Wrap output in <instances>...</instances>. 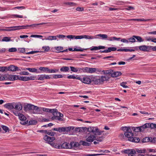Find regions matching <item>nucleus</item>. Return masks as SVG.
I'll use <instances>...</instances> for the list:
<instances>
[{
	"label": "nucleus",
	"mask_w": 156,
	"mask_h": 156,
	"mask_svg": "<svg viewBox=\"0 0 156 156\" xmlns=\"http://www.w3.org/2000/svg\"><path fill=\"white\" fill-rule=\"evenodd\" d=\"M77 129L80 130L79 132H85L87 133V132H90L96 135H100L103 132V131H100L97 127L90 126L88 128L86 127H80Z\"/></svg>",
	"instance_id": "nucleus-1"
},
{
	"label": "nucleus",
	"mask_w": 156,
	"mask_h": 156,
	"mask_svg": "<svg viewBox=\"0 0 156 156\" xmlns=\"http://www.w3.org/2000/svg\"><path fill=\"white\" fill-rule=\"evenodd\" d=\"M89 133H87V135L86 136L87 138L86 140L88 142H92L94 140H95V136L93 133H91L90 132H88Z\"/></svg>",
	"instance_id": "nucleus-2"
},
{
	"label": "nucleus",
	"mask_w": 156,
	"mask_h": 156,
	"mask_svg": "<svg viewBox=\"0 0 156 156\" xmlns=\"http://www.w3.org/2000/svg\"><path fill=\"white\" fill-rule=\"evenodd\" d=\"M19 119L22 121L20 123L23 125H25L28 123V120H26V117L22 113L19 115Z\"/></svg>",
	"instance_id": "nucleus-3"
},
{
	"label": "nucleus",
	"mask_w": 156,
	"mask_h": 156,
	"mask_svg": "<svg viewBox=\"0 0 156 156\" xmlns=\"http://www.w3.org/2000/svg\"><path fill=\"white\" fill-rule=\"evenodd\" d=\"M122 153L128 154V156H133L136 153V151L134 149H127L123 151Z\"/></svg>",
	"instance_id": "nucleus-4"
},
{
	"label": "nucleus",
	"mask_w": 156,
	"mask_h": 156,
	"mask_svg": "<svg viewBox=\"0 0 156 156\" xmlns=\"http://www.w3.org/2000/svg\"><path fill=\"white\" fill-rule=\"evenodd\" d=\"M83 70L84 72L92 73L96 72V68H89L86 67L83 68Z\"/></svg>",
	"instance_id": "nucleus-5"
},
{
	"label": "nucleus",
	"mask_w": 156,
	"mask_h": 156,
	"mask_svg": "<svg viewBox=\"0 0 156 156\" xmlns=\"http://www.w3.org/2000/svg\"><path fill=\"white\" fill-rule=\"evenodd\" d=\"M139 48L140 50L143 51H149L151 49V46L143 45L139 46Z\"/></svg>",
	"instance_id": "nucleus-6"
},
{
	"label": "nucleus",
	"mask_w": 156,
	"mask_h": 156,
	"mask_svg": "<svg viewBox=\"0 0 156 156\" xmlns=\"http://www.w3.org/2000/svg\"><path fill=\"white\" fill-rule=\"evenodd\" d=\"M42 110L44 112L52 113L53 115H55L57 114H55V112H57V109H50L44 108Z\"/></svg>",
	"instance_id": "nucleus-7"
},
{
	"label": "nucleus",
	"mask_w": 156,
	"mask_h": 156,
	"mask_svg": "<svg viewBox=\"0 0 156 156\" xmlns=\"http://www.w3.org/2000/svg\"><path fill=\"white\" fill-rule=\"evenodd\" d=\"M146 128H150L151 129H156V124L153 123H146L144 125L143 127Z\"/></svg>",
	"instance_id": "nucleus-8"
},
{
	"label": "nucleus",
	"mask_w": 156,
	"mask_h": 156,
	"mask_svg": "<svg viewBox=\"0 0 156 156\" xmlns=\"http://www.w3.org/2000/svg\"><path fill=\"white\" fill-rule=\"evenodd\" d=\"M100 77L103 84L104 81H108L109 79L111 78V76L110 75H105L101 76Z\"/></svg>",
	"instance_id": "nucleus-9"
},
{
	"label": "nucleus",
	"mask_w": 156,
	"mask_h": 156,
	"mask_svg": "<svg viewBox=\"0 0 156 156\" xmlns=\"http://www.w3.org/2000/svg\"><path fill=\"white\" fill-rule=\"evenodd\" d=\"M44 139L46 141H48V143H51V142L54 140L55 138L53 137H50L46 135L44 138Z\"/></svg>",
	"instance_id": "nucleus-10"
},
{
	"label": "nucleus",
	"mask_w": 156,
	"mask_h": 156,
	"mask_svg": "<svg viewBox=\"0 0 156 156\" xmlns=\"http://www.w3.org/2000/svg\"><path fill=\"white\" fill-rule=\"evenodd\" d=\"M116 49L117 48L115 47H109L108 48V49L105 50L103 51L100 50V52L101 53H108L111 52V51H115Z\"/></svg>",
	"instance_id": "nucleus-11"
},
{
	"label": "nucleus",
	"mask_w": 156,
	"mask_h": 156,
	"mask_svg": "<svg viewBox=\"0 0 156 156\" xmlns=\"http://www.w3.org/2000/svg\"><path fill=\"white\" fill-rule=\"evenodd\" d=\"M81 81L83 83L87 84H90L91 82V79L87 77L83 78L82 79H81Z\"/></svg>",
	"instance_id": "nucleus-12"
},
{
	"label": "nucleus",
	"mask_w": 156,
	"mask_h": 156,
	"mask_svg": "<svg viewBox=\"0 0 156 156\" xmlns=\"http://www.w3.org/2000/svg\"><path fill=\"white\" fill-rule=\"evenodd\" d=\"M124 134L126 137L128 138L129 140V139H130V138H132L133 136V133H132L131 130L127 132H126L124 133Z\"/></svg>",
	"instance_id": "nucleus-13"
},
{
	"label": "nucleus",
	"mask_w": 156,
	"mask_h": 156,
	"mask_svg": "<svg viewBox=\"0 0 156 156\" xmlns=\"http://www.w3.org/2000/svg\"><path fill=\"white\" fill-rule=\"evenodd\" d=\"M71 143L69 144L67 142H65L63 143L61 146V148H71Z\"/></svg>",
	"instance_id": "nucleus-14"
},
{
	"label": "nucleus",
	"mask_w": 156,
	"mask_h": 156,
	"mask_svg": "<svg viewBox=\"0 0 156 156\" xmlns=\"http://www.w3.org/2000/svg\"><path fill=\"white\" fill-rule=\"evenodd\" d=\"M93 81L95 84L98 85L102 84L100 76L98 77V78L97 77L93 78Z\"/></svg>",
	"instance_id": "nucleus-15"
},
{
	"label": "nucleus",
	"mask_w": 156,
	"mask_h": 156,
	"mask_svg": "<svg viewBox=\"0 0 156 156\" xmlns=\"http://www.w3.org/2000/svg\"><path fill=\"white\" fill-rule=\"evenodd\" d=\"M8 71H16L19 70H20L19 69L18 67L15 66L11 65L8 68Z\"/></svg>",
	"instance_id": "nucleus-16"
},
{
	"label": "nucleus",
	"mask_w": 156,
	"mask_h": 156,
	"mask_svg": "<svg viewBox=\"0 0 156 156\" xmlns=\"http://www.w3.org/2000/svg\"><path fill=\"white\" fill-rule=\"evenodd\" d=\"M14 103H8L4 105V107L8 109H12L14 108Z\"/></svg>",
	"instance_id": "nucleus-17"
},
{
	"label": "nucleus",
	"mask_w": 156,
	"mask_h": 156,
	"mask_svg": "<svg viewBox=\"0 0 156 156\" xmlns=\"http://www.w3.org/2000/svg\"><path fill=\"white\" fill-rule=\"evenodd\" d=\"M144 126V125L140 127H133L132 129L135 132H141L142 131V129H144L147 128H144L143 127Z\"/></svg>",
	"instance_id": "nucleus-18"
},
{
	"label": "nucleus",
	"mask_w": 156,
	"mask_h": 156,
	"mask_svg": "<svg viewBox=\"0 0 156 156\" xmlns=\"http://www.w3.org/2000/svg\"><path fill=\"white\" fill-rule=\"evenodd\" d=\"M33 105L27 104L24 107V110L27 112L28 111L33 110Z\"/></svg>",
	"instance_id": "nucleus-19"
},
{
	"label": "nucleus",
	"mask_w": 156,
	"mask_h": 156,
	"mask_svg": "<svg viewBox=\"0 0 156 156\" xmlns=\"http://www.w3.org/2000/svg\"><path fill=\"white\" fill-rule=\"evenodd\" d=\"M19 27L18 26H13L10 27H7V28H9V29H4L3 30H4V31H12L16 30L18 29Z\"/></svg>",
	"instance_id": "nucleus-20"
},
{
	"label": "nucleus",
	"mask_w": 156,
	"mask_h": 156,
	"mask_svg": "<svg viewBox=\"0 0 156 156\" xmlns=\"http://www.w3.org/2000/svg\"><path fill=\"white\" fill-rule=\"evenodd\" d=\"M19 76L16 75H9V78L10 80L14 81L18 80L19 78Z\"/></svg>",
	"instance_id": "nucleus-21"
},
{
	"label": "nucleus",
	"mask_w": 156,
	"mask_h": 156,
	"mask_svg": "<svg viewBox=\"0 0 156 156\" xmlns=\"http://www.w3.org/2000/svg\"><path fill=\"white\" fill-rule=\"evenodd\" d=\"M130 21H147L152 20L151 19H131L129 20Z\"/></svg>",
	"instance_id": "nucleus-22"
},
{
	"label": "nucleus",
	"mask_w": 156,
	"mask_h": 156,
	"mask_svg": "<svg viewBox=\"0 0 156 156\" xmlns=\"http://www.w3.org/2000/svg\"><path fill=\"white\" fill-rule=\"evenodd\" d=\"M14 109L16 110L20 111L22 109V106L20 104H14Z\"/></svg>",
	"instance_id": "nucleus-23"
},
{
	"label": "nucleus",
	"mask_w": 156,
	"mask_h": 156,
	"mask_svg": "<svg viewBox=\"0 0 156 156\" xmlns=\"http://www.w3.org/2000/svg\"><path fill=\"white\" fill-rule=\"evenodd\" d=\"M122 75V73L120 72L117 71L112 73L111 76L113 77H116Z\"/></svg>",
	"instance_id": "nucleus-24"
},
{
	"label": "nucleus",
	"mask_w": 156,
	"mask_h": 156,
	"mask_svg": "<svg viewBox=\"0 0 156 156\" xmlns=\"http://www.w3.org/2000/svg\"><path fill=\"white\" fill-rule=\"evenodd\" d=\"M98 37H100L102 39H106L108 38V36L105 34H98L96 35V38H98Z\"/></svg>",
	"instance_id": "nucleus-25"
},
{
	"label": "nucleus",
	"mask_w": 156,
	"mask_h": 156,
	"mask_svg": "<svg viewBox=\"0 0 156 156\" xmlns=\"http://www.w3.org/2000/svg\"><path fill=\"white\" fill-rule=\"evenodd\" d=\"M129 141L132 142L138 143L140 141V139L138 137H133L129 139Z\"/></svg>",
	"instance_id": "nucleus-26"
},
{
	"label": "nucleus",
	"mask_w": 156,
	"mask_h": 156,
	"mask_svg": "<svg viewBox=\"0 0 156 156\" xmlns=\"http://www.w3.org/2000/svg\"><path fill=\"white\" fill-rule=\"evenodd\" d=\"M121 39L120 37L117 38L115 37H108L107 39V40L109 41H113L114 40L119 41Z\"/></svg>",
	"instance_id": "nucleus-27"
},
{
	"label": "nucleus",
	"mask_w": 156,
	"mask_h": 156,
	"mask_svg": "<svg viewBox=\"0 0 156 156\" xmlns=\"http://www.w3.org/2000/svg\"><path fill=\"white\" fill-rule=\"evenodd\" d=\"M49 144H50L53 147L55 148L58 149H61V146L58 145L57 144H55V143L53 142L52 143H49Z\"/></svg>",
	"instance_id": "nucleus-28"
},
{
	"label": "nucleus",
	"mask_w": 156,
	"mask_h": 156,
	"mask_svg": "<svg viewBox=\"0 0 156 156\" xmlns=\"http://www.w3.org/2000/svg\"><path fill=\"white\" fill-rule=\"evenodd\" d=\"M54 116L52 117L51 118V119L52 120H54L55 119H56L58 120H59L60 121H63V119L62 118H61L59 117H58L57 115H54Z\"/></svg>",
	"instance_id": "nucleus-29"
},
{
	"label": "nucleus",
	"mask_w": 156,
	"mask_h": 156,
	"mask_svg": "<svg viewBox=\"0 0 156 156\" xmlns=\"http://www.w3.org/2000/svg\"><path fill=\"white\" fill-rule=\"evenodd\" d=\"M57 36H49L47 38L45 37L44 39L45 40H48L52 41L53 40H56L57 39Z\"/></svg>",
	"instance_id": "nucleus-30"
},
{
	"label": "nucleus",
	"mask_w": 156,
	"mask_h": 156,
	"mask_svg": "<svg viewBox=\"0 0 156 156\" xmlns=\"http://www.w3.org/2000/svg\"><path fill=\"white\" fill-rule=\"evenodd\" d=\"M68 49L69 51H83L84 50H86L85 49L81 48V49H77L76 48H74L73 50V48H69Z\"/></svg>",
	"instance_id": "nucleus-31"
},
{
	"label": "nucleus",
	"mask_w": 156,
	"mask_h": 156,
	"mask_svg": "<svg viewBox=\"0 0 156 156\" xmlns=\"http://www.w3.org/2000/svg\"><path fill=\"white\" fill-rule=\"evenodd\" d=\"M83 38H85L86 39H91L94 38H96V35L94 36H90L86 35H83Z\"/></svg>",
	"instance_id": "nucleus-32"
},
{
	"label": "nucleus",
	"mask_w": 156,
	"mask_h": 156,
	"mask_svg": "<svg viewBox=\"0 0 156 156\" xmlns=\"http://www.w3.org/2000/svg\"><path fill=\"white\" fill-rule=\"evenodd\" d=\"M133 37L136 38L137 41L139 42H141L144 41V40L141 37L139 36L133 35Z\"/></svg>",
	"instance_id": "nucleus-33"
},
{
	"label": "nucleus",
	"mask_w": 156,
	"mask_h": 156,
	"mask_svg": "<svg viewBox=\"0 0 156 156\" xmlns=\"http://www.w3.org/2000/svg\"><path fill=\"white\" fill-rule=\"evenodd\" d=\"M135 151H136V152H137L140 154L144 153L147 152L146 150L145 149H136Z\"/></svg>",
	"instance_id": "nucleus-34"
},
{
	"label": "nucleus",
	"mask_w": 156,
	"mask_h": 156,
	"mask_svg": "<svg viewBox=\"0 0 156 156\" xmlns=\"http://www.w3.org/2000/svg\"><path fill=\"white\" fill-rule=\"evenodd\" d=\"M104 138V137L103 136H95V140H96L99 142H101L102 141Z\"/></svg>",
	"instance_id": "nucleus-35"
},
{
	"label": "nucleus",
	"mask_w": 156,
	"mask_h": 156,
	"mask_svg": "<svg viewBox=\"0 0 156 156\" xmlns=\"http://www.w3.org/2000/svg\"><path fill=\"white\" fill-rule=\"evenodd\" d=\"M151 139V137H147L143 138L142 140V142L144 143L150 142Z\"/></svg>",
	"instance_id": "nucleus-36"
},
{
	"label": "nucleus",
	"mask_w": 156,
	"mask_h": 156,
	"mask_svg": "<svg viewBox=\"0 0 156 156\" xmlns=\"http://www.w3.org/2000/svg\"><path fill=\"white\" fill-rule=\"evenodd\" d=\"M80 143L82 145L86 146H89L90 144V143L83 141H80Z\"/></svg>",
	"instance_id": "nucleus-37"
},
{
	"label": "nucleus",
	"mask_w": 156,
	"mask_h": 156,
	"mask_svg": "<svg viewBox=\"0 0 156 156\" xmlns=\"http://www.w3.org/2000/svg\"><path fill=\"white\" fill-rule=\"evenodd\" d=\"M71 148L73 147H77L79 146L80 144H79L77 142H71Z\"/></svg>",
	"instance_id": "nucleus-38"
},
{
	"label": "nucleus",
	"mask_w": 156,
	"mask_h": 156,
	"mask_svg": "<svg viewBox=\"0 0 156 156\" xmlns=\"http://www.w3.org/2000/svg\"><path fill=\"white\" fill-rule=\"evenodd\" d=\"M39 69L41 71H43L45 72L48 73L49 69L48 67H42L39 68Z\"/></svg>",
	"instance_id": "nucleus-39"
},
{
	"label": "nucleus",
	"mask_w": 156,
	"mask_h": 156,
	"mask_svg": "<svg viewBox=\"0 0 156 156\" xmlns=\"http://www.w3.org/2000/svg\"><path fill=\"white\" fill-rule=\"evenodd\" d=\"M11 37H5L2 39V41L8 42L11 41Z\"/></svg>",
	"instance_id": "nucleus-40"
},
{
	"label": "nucleus",
	"mask_w": 156,
	"mask_h": 156,
	"mask_svg": "<svg viewBox=\"0 0 156 156\" xmlns=\"http://www.w3.org/2000/svg\"><path fill=\"white\" fill-rule=\"evenodd\" d=\"M69 69V67L67 66H63L60 69V71L62 72H67Z\"/></svg>",
	"instance_id": "nucleus-41"
},
{
	"label": "nucleus",
	"mask_w": 156,
	"mask_h": 156,
	"mask_svg": "<svg viewBox=\"0 0 156 156\" xmlns=\"http://www.w3.org/2000/svg\"><path fill=\"white\" fill-rule=\"evenodd\" d=\"M8 71V68L5 66H0V71L2 72Z\"/></svg>",
	"instance_id": "nucleus-42"
},
{
	"label": "nucleus",
	"mask_w": 156,
	"mask_h": 156,
	"mask_svg": "<svg viewBox=\"0 0 156 156\" xmlns=\"http://www.w3.org/2000/svg\"><path fill=\"white\" fill-rule=\"evenodd\" d=\"M121 129L124 131H126V132H127L131 130L130 127L127 126L122 127L121 128Z\"/></svg>",
	"instance_id": "nucleus-43"
},
{
	"label": "nucleus",
	"mask_w": 156,
	"mask_h": 156,
	"mask_svg": "<svg viewBox=\"0 0 156 156\" xmlns=\"http://www.w3.org/2000/svg\"><path fill=\"white\" fill-rule=\"evenodd\" d=\"M25 70V69H23ZM25 69L28 70L30 72H36L37 71V69L35 68H28Z\"/></svg>",
	"instance_id": "nucleus-44"
},
{
	"label": "nucleus",
	"mask_w": 156,
	"mask_h": 156,
	"mask_svg": "<svg viewBox=\"0 0 156 156\" xmlns=\"http://www.w3.org/2000/svg\"><path fill=\"white\" fill-rule=\"evenodd\" d=\"M37 121L35 120H30L28 122V125H35L37 123Z\"/></svg>",
	"instance_id": "nucleus-45"
},
{
	"label": "nucleus",
	"mask_w": 156,
	"mask_h": 156,
	"mask_svg": "<svg viewBox=\"0 0 156 156\" xmlns=\"http://www.w3.org/2000/svg\"><path fill=\"white\" fill-rule=\"evenodd\" d=\"M65 129V131L67 132H68L70 131L71 129L72 128V129H74V127L71 126H68V127H64Z\"/></svg>",
	"instance_id": "nucleus-46"
},
{
	"label": "nucleus",
	"mask_w": 156,
	"mask_h": 156,
	"mask_svg": "<svg viewBox=\"0 0 156 156\" xmlns=\"http://www.w3.org/2000/svg\"><path fill=\"white\" fill-rule=\"evenodd\" d=\"M26 49L24 48H20L18 49V51L19 53H24Z\"/></svg>",
	"instance_id": "nucleus-47"
},
{
	"label": "nucleus",
	"mask_w": 156,
	"mask_h": 156,
	"mask_svg": "<svg viewBox=\"0 0 156 156\" xmlns=\"http://www.w3.org/2000/svg\"><path fill=\"white\" fill-rule=\"evenodd\" d=\"M18 27H19V28H18L19 30L22 29H25L27 28V27H29V25H27L26 26L23 25L21 26H18Z\"/></svg>",
	"instance_id": "nucleus-48"
},
{
	"label": "nucleus",
	"mask_w": 156,
	"mask_h": 156,
	"mask_svg": "<svg viewBox=\"0 0 156 156\" xmlns=\"http://www.w3.org/2000/svg\"><path fill=\"white\" fill-rule=\"evenodd\" d=\"M46 23H38V24H33L29 25V27H35L37 26L40 25H43V24H45Z\"/></svg>",
	"instance_id": "nucleus-49"
},
{
	"label": "nucleus",
	"mask_w": 156,
	"mask_h": 156,
	"mask_svg": "<svg viewBox=\"0 0 156 156\" xmlns=\"http://www.w3.org/2000/svg\"><path fill=\"white\" fill-rule=\"evenodd\" d=\"M113 71L110 70H107L104 71V74H106L105 75H108V74H112Z\"/></svg>",
	"instance_id": "nucleus-50"
},
{
	"label": "nucleus",
	"mask_w": 156,
	"mask_h": 156,
	"mask_svg": "<svg viewBox=\"0 0 156 156\" xmlns=\"http://www.w3.org/2000/svg\"><path fill=\"white\" fill-rule=\"evenodd\" d=\"M45 74L41 75L40 76L37 80H44L45 79Z\"/></svg>",
	"instance_id": "nucleus-51"
},
{
	"label": "nucleus",
	"mask_w": 156,
	"mask_h": 156,
	"mask_svg": "<svg viewBox=\"0 0 156 156\" xmlns=\"http://www.w3.org/2000/svg\"><path fill=\"white\" fill-rule=\"evenodd\" d=\"M42 110L41 108H39L37 110H36L35 112H34L33 113H36V114H40L42 112Z\"/></svg>",
	"instance_id": "nucleus-52"
},
{
	"label": "nucleus",
	"mask_w": 156,
	"mask_h": 156,
	"mask_svg": "<svg viewBox=\"0 0 156 156\" xmlns=\"http://www.w3.org/2000/svg\"><path fill=\"white\" fill-rule=\"evenodd\" d=\"M18 80H22L24 81H27V76H22L19 77Z\"/></svg>",
	"instance_id": "nucleus-53"
},
{
	"label": "nucleus",
	"mask_w": 156,
	"mask_h": 156,
	"mask_svg": "<svg viewBox=\"0 0 156 156\" xmlns=\"http://www.w3.org/2000/svg\"><path fill=\"white\" fill-rule=\"evenodd\" d=\"M55 48L58 51H62L63 50V48L62 46L55 47Z\"/></svg>",
	"instance_id": "nucleus-54"
},
{
	"label": "nucleus",
	"mask_w": 156,
	"mask_h": 156,
	"mask_svg": "<svg viewBox=\"0 0 156 156\" xmlns=\"http://www.w3.org/2000/svg\"><path fill=\"white\" fill-rule=\"evenodd\" d=\"M36 76H30V77H27V80H34L36 78Z\"/></svg>",
	"instance_id": "nucleus-55"
},
{
	"label": "nucleus",
	"mask_w": 156,
	"mask_h": 156,
	"mask_svg": "<svg viewBox=\"0 0 156 156\" xmlns=\"http://www.w3.org/2000/svg\"><path fill=\"white\" fill-rule=\"evenodd\" d=\"M62 75L61 74L55 75L53 76V78L55 79L62 78Z\"/></svg>",
	"instance_id": "nucleus-56"
},
{
	"label": "nucleus",
	"mask_w": 156,
	"mask_h": 156,
	"mask_svg": "<svg viewBox=\"0 0 156 156\" xmlns=\"http://www.w3.org/2000/svg\"><path fill=\"white\" fill-rule=\"evenodd\" d=\"M64 4L66 5H69V6H73L75 4V3L71 2H65Z\"/></svg>",
	"instance_id": "nucleus-57"
},
{
	"label": "nucleus",
	"mask_w": 156,
	"mask_h": 156,
	"mask_svg": "<svg viewBox=\"0 0 156 156\" xmlns=\"http://www.w3.org/2000/svg\"><path fill=\"white\" fill-rule=\"evenodd\" d=\"M58 71V69H49L48 73H56Z\"/></svg>",
	"instance_id": "nucleus-58"
},
{
	"label": "nucleus",
	"mask_w": 156,
	"mask_h": 156,
	"mask_svg": "<svg viewBox=\"0 0 156 156\" xmlns=\"http://www.w3.org/2000/svg\"><path fill=\"white\" fill-rule=\"evenodd\" d=\"M128 41L129 42L134 43L136 41V40L134 37H130L128 39Z\"/></svg>",
	"instance_id": "nucleus-59"
},
{
	"label": "nucleus",
	"mask_w": 156,
	"mask_h": 156,
	"mask_svg": "<svg viewBox=\"0 0 156 156\" xmlns=\"http://www.w3.org/2000/svg\"><path fill=\"white\" fill-rule=\"evenodd\" d=\"M17 49L15 48H12L9 49L8 51L9 52H14L16 51Z\"/></svg>",
	"instance_id": "nucleus-60"
},
{
	"label": "nucleus",
	"mask_w": 156,
	"mask_h": 156,
	"mask_svg": "<svg viewBox=\"0 0 156 156\" xmlns=\"http://www.w3.org/2000/svg\"><path fill=\"white\" fill-rule=\"evenodd\" d=\"M42 48L44 51H48L50 50V48L48 46H44L42 47Z\"/></svg>",
	"instance_id": "nucleus-61"
},
{
	"label": "nucleus",
	"mask_w": 156,
	"mask_h": 156,
	"mask_svg": "<svg viewBox=\"0 0 156 156\" xmlns=\"http://www.w3.org/2000/svg\"><path fill=\"white\" fill-rule=\"evenodd\" d=\"M64 127H59L58 128V131L59 132H65Z\"/></svg>",
	"instance_id": "nucleus-62"
},
{
	"label": "nucleus",
	"mask_w": 156,
	"mask_h": 156,
	"mask_svg": "<svg viewBox=\"0 0 156 156\" xmlns=\"http://www.w3.org/2000/svg\"><path fill=\"white\" fill-rule=\"evenodd\" d=\"M70 68L71 71L74 72H77L78 71V69L77 68H75L73 66H70Z\"/></svg>",
	"instance_id": "nucleus-63"
},
{
	"label": "nucleus",
	"mask_w": 156,
	"mask_h": 156,
	"mask_svg": "<svg viewBox=\"0 0 156 156\" xmlns=\"http://www.w3.org/2000/svg\"><path fill=\"white\" fill-rule=\"evenodd\" d=\"M126 82H122V83H120V85L123 88H127L128 87L126 85Z\"/></svg>",
	"instance_id": "nucleus-64"
}]
</instances>
